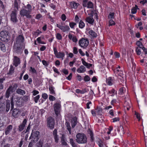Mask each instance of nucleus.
<instances>
[{
	"instance_id": "f257e3e1",
	"label": "nucleus",
	"mask_w": 147,
	"mask_h": 147,
	"mask_svg": "<svg viewBox=\"0 0 147 147\" xmlns=\"http://www.w3.org/2000/svg\"><path fill=\"white\" fill-rule=\"evenodd\" d=\"M11 110L12 111V115L13 117L15 118H17L20 115L21 111L19 109L16 108L13 109L14 105L13 103V99L12 97L11 99Z\"/></svg>"
},
{
	"instance_id": "f03ea898",
	"label": "nucleus",
	"mask_w": 147,
	"mask_h": 147,
	"mask_svg": "<svg viewBox=\"0 0 147 147\" xmlns=\"http://www.w3.org/2000/svg\"><path fill=\"white\" fill-rule=\"evenodd\" d=\"M9 33L7 31H2L0 33V39L1 41L7 42L9 38Z\"/></svg>"
},
{
	"instance_id": "7ed1b4c3",
	"label": "nucleus",
	"mask_w": 147,
	"mask_h": 147,
	"mask_svg": "<svg viewBox=\"0 0 147 147\" xmlns=\"http://www.w3.org/2000/svg\"><path fill=\"white\" fill-rule=\"evenodd\" d=\"M39 131H37L32 130L30 138L31 139V141L35 142L37 141L38 139V136L39 134Z\"/></svg>"
},
{
	"instance_id": "20e7f679",
	"label": "nucleus",
	"mask_w": 147,
	"mask_h": 147,
	"mask_svg": "<svg viewBox=\"0 0 147 147\" xmlns=\"http://www.w3.org/2000/svg\"><path fill=\"white\" fill-rule=\"evenodd\" d=\"M55 124L54 119L50 117L48 118L47 119V126L50 129H52L54 128Z\"/></svg>"
},
{
	"instance_id": "39448f33",
	"label": "nucleus",
	"mask_w": 147,
	"mask_h": 147,
	"mask_svg": "<svg viewBox=\"0 0 147 147\" xmlns=\"http://www.w3.org/2000/svg\"><path fill=\"white\" fill-rule=\"evenodd\" d=\"M31 11L26 9H22L20 12V14L21 16H25L28 18H30L32 16L30 15Z\"/></svg>"
},
{
	"instance_id": "423d86ee",
	"label": "nucleus",
	"mask_w": 147,
	"mask_h": 147,
	"mask_svg": "<svg viewBox=\"0 0 147 147\" xmlns=\"http://www.w3.org/2000/svg\"><path fill=\"white\" fill-rule=\"evenodd\" d=\"M17 10L15 9L14 11H12L10 15L11 20L13 23H16L18 21L17 18Z\"/></svg>"
},
{
	"instance_id": "0eeeda50",
	"label": "nucleus",
	"mask_w": 147,
	"mask_h": 147,
	"mask_svg": "<svg viewBox=\"0 0 147 147\" xmlns=\"http://www.w3.org/2000/svg\"><path fill=\"white\" fill-rule=\"evenodd\" d=\"M85 33L93 38H96L97 36L96 33L93 30H91L90 28H86Z\"/></svg>"
},
{
	"instance_id": "6e6552de",
	"label": "nucleus",
	"mask_w": 147,
	"mask_h": 147,
	"mask_svg": "<svg viewBox=\"0 0 147 147\" xmlns=\"http://www.w3.org/2000/svg\"><path fill=\"white\" fill-rule=\"evenodd\" d=\"M61 105L60 103H56L54 105V110L55 114L57 115H58L59 114Z\"/></svg>"
},
{
	"instance_id": "1a4fd4ad",
	"label": "nucleus",
	"mask_w": 147,
	"mask_h": 147,
	"mask_svg": "<svg viewBox=\"0 0 147 147\" xmlns=\"http://www.w3.org/2000/svg\"><path fill=\"white\" fill-rule=\"evenodd\" d=\"M56 25L63 32H67L70 29L69 27L67 25L63 26L59 24H57Z\"/></svg>"
},
{
	"instance_id": "9d476101",
	"label": "nucleus",
	"mask_w": 147,
	"mask_h": 147,
	"mask_svg": "<svg viewBox=\"0 0 147 147\" xmlns=\"http://www.w3.org/2000/svg\"><path fill=\"white\" fill-rule=\"evenodd\" d=\"M76 141L79 143H83V134L80 133H78L76 136Z\"/></svg>"
},
{
	"instance_id": "9b49d317",
	"label": "nucleus",
	"mask_w": 147,
	"mask_h": 147,
	"mask_svg": "<svg viewBox=\"0 0 147 147\" xmlns=\"http://www.w3.org/2000/svg\"><path fill=\"white\" fill-rule=\"evenodd\" d=\"M24 39V37L23 35H20L17 38L16 43L17 44H20V43H23Z\"/></svg>"
},
{
	"instance_id": "f8f14e48",
	"label": "nucleus",
	"mask_w": 147,
	"mask_h": 147,
	"mask_svg": "<svg viewBox=\"0 0 147 147\" xmlns=\"http://www.w3.org/2000/svg\"><path fill=\"white\" fill-rule=\"evenodd\" d=\"M26 123V119H24L22 123L19 126L18 130L19 131H21L24 129Z\"/></svg>"
},
{
	"instance_id": "ddd939ff",
	"label": "nucleus",
	"mask_w": 147,
	"mask_h": 147,
	"mask_svg": "<svg viewBox=\"0 0 147 147\" xmlns=\"http://www.w3.org/2000/svg\"><path fill=\"white\" fill-rule=\"evenodd\" d=\"M20 63L19 58L16 56H14L13 61V65L16 67H17L20 64Z\"/></svg>"
},
{
	"instance_id": "4468645a",
	"label": "nucleus",
	"mask_w": 147,
	"mask_h": 147,
	"mask_svg": "<svg viewBox=\"0 0 147 147\" xmlns=\"http://www.w3.org/2000/svg\"><path fill=\"white\" fill-rule=\"evenodd\" d=\"M13 129V126L9 125H8L5 129V134L6 135L9 134Z\"/></svg>"
},
{
	"instance_id": "2eb2a0df",
	"label": "nucleus",
	"mask_w": 147,
	"mask_h": 147,
	"mask_svg": "<svg viewBox=\"0 0 147 147\" xmlns=\"http://www.w3.org/2000/svg\"><path fill=\"white\" fill-rule=\"evenodd\" d=\"M114 82V80L113 77H109L107 79V84L109 86L112 85Z\"/></svg>"
},
{
	"instance_id": "dca6fc26",
	"label": "nucleus",
	"mask_w": 147,
	"mask_h": 147,
	"mask_svg": "<svg viewBox=\"0 0 147 147\" xmlns=\"http://www.w3.org/2000/svg\"><path fill=\"white\" fill-rule=\"evenodd\" d=\"M86 2L85 1L83 0V6H87L88 8H93V4L91 1H89L87 2V5L86 4Z\"/></svg>"
},
{
	"instance_id": "f3484780",
	"label": "nucleus",
	"mask_w": 147,
	"mask_h": 147,
	"mask_svg": "<svg viewBox=\"0 0 147 147\" xmlns=\"http://www.w3.org/2000/svg\"><path fill=\"white\" fill-rule=\"evenodd\" d=\"M57 133V130L56 129H55L53 131V135L54 138L55 142L56 143L58 142L59 140Z\"/></svg>"
},
{
	"instance_id": "a211bd4d",
	"label": "nucleus",
	"mask_w": 147,
	"mask_h": 147,
	"mask_svg": "<svg viewBox=\"0 0 147 147\" xmlns=\"http://www.w3.org/2000/svg\"><path fill=\"white\" fill-rule=\"evenodd\" d=\"M69 5L71 8L76 9L79 4L74 1H72L69 2Z\"/></svg>"
},
{
	"instance_id": "6ab92c4d",
	"label": "nucleus",
	"mask_w": 147,
	"mask_h": 147,
	"mask_svg": "<svg viewBox=\"0 0 147 147\" xmlns=\"http://www.w3.org/2000/svg\"><path fill=\"white\" fill-rule=\"evenodd\" d=\"M116 75L117 76H120V77H123V76L124 75L122 71L119 70V69H116L114 71Z\"/></svg>"
},
{
	"instance_id": "aec40b11",
	"label": "nucleus",
	"mask_w": 147,
	"mask_h": 147,
	"mask_svg": "<svg viewBox=\"0 0 147 147\" xmlns=\"http://www.w3.org/2000/svg\"><path fill=\"white\" fill-rule=\"evenodd\" d=\"M18 87V84H15L13 86H9L8 88L11 91V92H14Z\"/></svg>"
},
{
	"instance_id": "412c9836",
	"label": "nucleus",
	"mask_w": 147,
	"mask_h": 147,
	"mask_svg": "<svg viewBox=\"0 0 147 147\" xmlns=\"http://www.w3.org/2000/svg\"><path fill=\"white\" fill-rule=\"evenodd\" d=\"M65 56V54L63 52H59L56 56V57L58 58H61L62 60H63Z\"/></svg>"
},
{
	"instance_id": "4be33fe9",
	"label": "nucleus",
	"mask_w": 147,
	"mask_h": 147,
	"mask_svg": "<svg viewBox=\"0 0 147 147\" xmlns=\"http://www.w3.org/2000/svg\"><path fill=\"white\" fill-rule=\"evenodd\" d=\"M97 144L99 147H108V146L104 144L103 140H99L98 141Z\"/></svg>"
},
{
	"instance_id": "5701e85b",
	"label": "nucleus",
	"mask_w": 147,
	"mask_h": 147,
	"mask_svg": "<svg viewBox=\"0 0 147 147\" xmlns=\"http://www.w3.org/2000/svg\"><path fill=\"white\" fill-rule=\"evenodd\" d=\"M86 21L91 24L93 25L94 22V19L92 17H88L86 18Z\"/></svg>"
},
{
	"instance_id": "b1692460",
	"label": "nucleus",
	"mask_w": 147,
	"mask_h": 147,
	"mask_svg": "<svg viewBox=\"0 0 147 147\" xmlns=\"http://www.w3.org/2000/svg\"><path fill=\"white\" fill-rule=\"evenodd\" d=\"M21 3L20 0H15L14 4L13 6L14 8H16L17 10L18 9V4Z\"/></svg>"
},
{
	"instance_id": "393cba45",
	"label": "nucleus",
	"mask_w": 147,
	"mask_h": 147,
	"mask_svg": "<svg viewBox=\"0 0 147 147\" xmlns=\"http://www.w3.org/2000/svg\"><path fill=\"white\" fill-rule=\"evenodd\" d=\"M77 118L75 117L73 118V120H72L71 122L72 127L73 128H74L75 127V126L77 124Z\"/></svg>"
},
{
	"instance_id": "a878e982",
	"label": "nucleus",
	"mask_w": 147,
	"mask_h": 147,
	"mask_svg": "<svg viewBox=\"0 0 147 147\" xmlns=\"http://www.w3.org/2000/svg\"><path fill=\"white\" fill-rule=\"evenodd\" d=\"M0 48L1 50L3 52L6 51V50L5 45L1 42H0Z\"/></svg>"
},
{
	"instance_id": "bb28decb",
	"label": "nucleus",
	"mask_w": 147,
	"mask_h": 147,
	"mask_svg": "<svg viewBox=\"0 0 147 147\" xmlns=\"http://www.w3.org/2000/svg\"><path fill=\"white\" fill-rule=\"evenodd\" d=\"M89 42L87 38H83V48L86 47L88 45Z\"/></svg>"
},
{
	"instance_id": "cd10ccee",
	"label": "nucleus",
	"mask_w": 147,
	"mask_h": 147,
	"mask_svg": "<svg viewBox=\"0 0 147 147\" xmlns=\"http://www.w3.org/2000/svg\"><path fill=\"white\" fill-rule=\"evenodd\" d=\"M16 92L17 94L22 95H24L25 94V92L24 90L19 88L18 89L16 90Z\"/></svg>"
},
{
	"instance_id": "c85d7f7f",
	"label": "nucleus",
	"mask_w": 147,
	"mask_h": 147,
	"mask_svg": "<svg viewBox=\"0 0 147 147\" xmlns=\"http://www.w3.org/2000/svg\"><path fill=\"white\" fill-rule=\"evenodd\" d=\"M65 125L67 127V129L69 132V134H71V128L69 122H66Z\"/></svg>"
},
{
	"instance_id": "c756f323",
	"label": "nucleus",
	"mask_w": 147,
	"mask_h": 147,
	"mask_svg": "<svg viewBox=\"0 0 147 147\" xmlns=\"http://www.w3.org/2000/svg\"><path fill=\"white\" fill-rule=\"evenodd\" d=\"M126 89L124 87H122L119 89V93L121 95H123L125 92Z\"/></svg>"
},
{
	"instance_id": "7c9ffc66",
	"label": "nucleus",
	"mask_w": 147,
	"mask_h": 147,
	"mask_svg": "<svg viewBox=\"0 0 147 147\" xmlns=\"http://www.w3.org/2000/svg\"><path fill=\"white\" fill-rule=\"evenodd\" d=\"M138 9V6L136 5L135 7L132 8L131 9V13L133 14L136 13L137 11V9Z\"/></svg>"
},
{
	"instance_id": "2f4dec72",
	"label": "nucleus",
	"mask_w": 147,
	"mask_h": 147,
	"mask_svg": "<svg viewBox=\"0 0 147 147\" xmlns=\"http://www.w3.org/2000/svg\"><path fill=\"white\" fill-rule=\"evenodd\" d=\"M69 142L73 147H77V146L75 142L72 138H70Z\"/></svg>"
},
{
	"instance_id": "473e14b6",
	"label": "nucleus",
	"mask_w": 147,
	"mask_h": 147,
	"mask_svg": "<svg viewBox=\"0 0 147 147\" xmlns=\"http://www.w3.org/2000/svg\"><path fill=\"white\" fill-rule=\"evenodd\" d=\"M54 88L52 85L50 86L49 87V89L50 94H55V92L54 90Z\"/></svg>"
},
{
	"instance_id": "72a5a7b5",
	"label": "nucleus",
	"mask_w": 147,
	"mask_h": 147,
	"mask_svg": "<svg viewBox=\"0 0 147 147\" xmlns=\"http://www.w3.org/2000/svg\"><path fill=\"white\" fill-rule=\"evenodd\" d=\"M14 68L12 65H10V67L9 71L8 73V74L11 75L14 73Z\"/></svg>"
},
{
	"instance_id": "f704fd0d",
	"label": "nucleus",
	"mask_w": 147,
	"mask_h": 147,
	"mask_svg": "<svg viewBox=\"0 0 147 147\" xmlns=\"http://www.w3.org/2000/svg\"><path fill=\"white\" fill-rule=\"evenodd\" d=\"M29 71L30 72H31L32 74H36L37 73V71L35 69L32 67H30Z\"/></svg>"
},
{
	"instance_id": "c9c22d12",
	"label": "nucleus",
	"mask_w": 147,
	"mask_h": 147,
	"mask_svg": "<svg viewBox=\"0 0 147 147\" xmlns=\"http://www.w3.org/2000/svg\"><path fill=\"white\" fill-rule=\"evenodd\" d=\"M88 133L90 134V136L91 138V141H93L94 140V138L93 137V134L92 132L90 130V129H89L88 131Z\"/></svg>"
},
{
	"instance_id": "e433bc0d",
	"label": "nucleus",
	"mask_w": 147,
	"mask_h": 147,
	"mask_svg": "<svg viewBox=\"0 0 147 147\" xmlns=\"http://www.w3.org/2000/svg\"><path fill=\"white\" fill-rule=\"evenodd\" d=\"M36 40L39 44H45L46 43L45 42L41 41V37H39L38 38L36 39Z\"/></svg>"
},
{
	"instance_id": "4c0bfd02",
	"label": "nucleus",
	"mask_w": 147,
	"mask_h": 147,
	"mask_svg": "<svg viewBox=\"0 0 147 147\" xmlns=\"http://www.w3.org/2000/svg\"><path fill=\"white\" fill-rule=\"evenodd\" d=\"M83 65L86 66L87 68H90L91 67L92 65L91 64L87 63L83 60Z\"/></svg>"
},
{
	"instance_id": "58836bf2",
	"label": "nucleus",
	"mask_w": 147,
	"mask_h": 147,
	"mask_svg": "<svg viewBox=\"0 0 147 147\" xmlns=\"http://www.w3.org/2000/svg\"><path fill=\"white\" fill-rule=\"evenodd\" d=\"M61 141L62 145L66 146L67 145V142L65 141L64 138L63 136L61 138Z\"/></svg>"
},
{
	"instance_id": "ea45409f",
	"label": "nucleus",
	"mask_w": 147,
	"mask_h": 147,
	"mask_svg": "<svg viewBox=\"0 0 147 147\" xmlns=\"http://www.w3.org/2000/svg\"><path fill=\"white\" fill-rule=\"evenodd\" d=\"M136 52L137 54L138 55H140L141 53V52L140 48L137 47L136 48Z\"/></svg>"
},
{
	"instance_id": "a19ab883",
	"label": "nucleus",
	"mask_w": 147,
	"mask_h": 147,
	"mask_svg": "<svg viewBox=\"0 0 147 147\" xmlns=\"http://www.w3.org/2000/svg\"><path fill=\"white\" fill-rule=\"evenodd\" d=\"M11 91L8 88L7 90L5 95V96L6 98H8L9 97Z\"/></svg>"
},
{
	"instance_id": "79ce46f5",
	"label": "nucleus",
	"mask_w": 147,
	"mask_h": 147,
	"mask_svg": "<svg viewBox=\"0 0 147 147\" xmlns=\"http://www.w3.org/2000/svg\"><path fill=\"white\" fill-rule=\"evenodd\" d=\"M40 98V95H38L33 98V100L36 103H37Z\"/></svg>"
},
{
	"instance_id": "37998d69",
	"label": "nucleus",
	"mask_w": 147,
	"mask_h": 147,
	"mask_svg": "<svg viewBox=\"0 0 147 147\" xmlns=\"http://www.w3.org/2000/svg\"><path fill=\"white\" fill-rule=\"evenodd\" d=\"M84 80L85 82H88L90 80V78L89 76L86 75L84 76Z\"/></svg>"
},
{
	"instance_id": "c03bdc74",
	"label": "nucleus",
	"mask_w": 147,
	"mask_h": 147,
	"mask_svg": "<svg viewBox=\"0 0 147 147\" xmlns=\"http://www.w3.org/2000/svg\"><path fill=\"white\" fill-rule=\"evenodd\" d=\"M109 93L111 94V96H114L115 94V90L114 89H112L109 92Z\"/></svg>"
},
{
	"instance_id": "a18cd8bd",
	"label": "nucleus",
	"mask_w": 147,
	"mask_h": 147,
	"mask_svg": "<svg viewBox=\"0 0 147 147\" xmlns=\"http://www.w3.org/2000/svg\"><path fill=\"white\" fill-rule=\"evenodd\" d=\"M41 33V31L38 29L36 31L34 32L33 35L35 36H38L39 34Z\"/></svg>"
},
{
	"instance_id": "49530a36",
	"label": "nucleus",
	"mask_w": 147,
	"mask_h": 147,
	"mask_svg": "<svg viewBox=\"0 0 147 147\" xmlns=\"http://www.w3.org/2000/svg\"><path fill=\"white\" fill-rule=\"evenodd\" d=\"M136 44L139 47V48H142L143 47L142 43L140 41H137L136 42Z\"/></svg>"
},
{
	"instance_id": "de8ad7c7",
	"label": "nucleus",
	"mask_w": 147,
	"mask_h": 147,
	"mask_svg": "<svg viewBox=\"0 0 147 147\" xmlns=\"http://www.w3.org/2000/svg\"><path fill=\"white\" fill-rule=\"evenodd\" d=\"M137 1L138 2H139L140 4L143 5L147 3V0H142L141 1H140V0H137Z\"/></svg>"
},
{
	"instance_id": "09e8293b",
	"label": "nucleus",
	"mask_w": 147,
	"mask_h": 147,
	"mask_svg": "<svg viewBox=\"0 0 147 147\" xmlns=\"http://www.w3.org/2000/svg\"><path fill=\"white\" fill-rule=\"evenodd\" d=\"M56 38L58 40H61L62 38L61 35L60 34L58 33L56 34Z\"/></svg>"
},
{
	"instance_id": "8fccbe9b",
	"label": "nucleus",
	"mask_w": 147,
	"mask_h": 147,
	"mask_svg": "<svg viewBox=\"0 0 147 147\" xmlns=\"http://www.w3.org/2000/svg\"><path fill=\"white\" fill-rule=\"evenodd\" d=\"M135 115L136 116L137 119H138V121H140L141 119V117L140 114L136 111H135Z\"/></svg>"
},
{
	"instance_id": "3c124183",
	"label": "nucleus",
	"mask_w": 147,
	"mask_h": 147,
	"mask_svg": "<svg viewBox=\"0 0 147 147\" xmlns=\"http://www.w3.org/2000/svg\"><path fill=\"white\" fill-rule=\"evenodd\" d=\"M114 13L113 12H110L109 13V15L108 16V17L109 19H112L114 17Z\"/></svg>"
},
{
	"instance_id": "603ef678",
	"label": "nucleus",
	"mask_w": 147,
	"mask_h": 147,
	"mask_svg": "<svg viewBox=\"0 0 147 147\" xmlns=\"http://www.w3.org/2000/svg\"><path fill=\"white\" fill-rule=\"evenodd\" d=\"M117 102V101L116 99H113L111 101V104L113 106H114L115 104Z\"/></svg>"
},
{
	"instance_id": "864d4df0",
	"label": "nucleus",
	"mask_w": 147,
	"mask_h": 147,
	"mask_svg": "<svg viewBox=\"0 0 147 147\" xmlns=\"http://www.w3.org/2000/svg\"><path fill=\"white\" fill-rule=\"evenodd\" d=\"M10 108V104L9 102H7L6 105V111L7 112H8Z\"/></svg>"
},
{
	"instance_id": "5fc2aeb1",
	"label": "nucleus",
	"mask_w": 147,
	"mask_h": 147,
	"mask_svg": "<svg viewBox=\"0 0 147 147\" xmlns=\"http://www.w3.org/2000/svg\"><path fill=\"white\" fill-rule=\"evenodd\" d=\"M22 99L23 101L25 102H27L29 99V96H24Z\"/></svg>"
},
{
	"instance_id": "6e6d98bb",
	"label": "nucleus",
	"mask_w": 147,
	"mask_h": 147,
	"mask_svg": "<svg viewBox=\"0 0 147 147\" xmlns=\"http://www.w3.org/2000/svg\"><path fill=\"white\" fill-rule=\"evenodd\" d=\"M42 63L43 64L46 66H48L49 65V63L45 60H42Z\"/></svg>"
},
{
	"instance_id": "4d7b16f0",
	"label": "nucleus",
	"mask_w": 147,
	"mask_h": 147,
	"mask_svg": "<svg viewBox=\"0 0 147 147\" xmlns=\"http://www.w3.org/2000/svg\"><path fill=\"white\" fill-rule=\"evenodd\" d=\"M76 25V24L74 22H70L69 23L70 27L71 28H73Z\"/></svg>"
},
{
	"instance_id": "13d9d810",
	"label": "nucleus",
	"mask_w": 147,
	"mask_h": 147,
	"mask_svg": "<svg viewBox=\"0 0 147 147\" xmlns=\"http://www.w3.org/2000/svg\"><path fill=\"white\" fill-rule=\"evenodd\" d=\"M77 71L79 73H82L83 71V66L82 65H81L80 68L78 69Z\"/></svg>"
},
{
	"instance_id": "bf43d9fd",
	"label": "nucleus",
	"mask_w": 147,
	"mask_h": 147,
	"mask_svg": "<svg viewBox=\"0 0 147 147\" xmlns=\"http://www.w3.org/2000/svg\"><path fill=\"white\" fill-rule=\"evenodd\" d=\"M115 22L112 19H111L109 21V25L110 26H112L115 25Z\"/></svg>"
},
{
	"instance_id": "052dcab7",
	"label": "nucleus",
	"mask_w": 147,
	"mask_h": 147,
	"mask_svg": "<svg viewBox=\"0 0 147 147\" xmlns=\"http://www.w3.org/2000/svg\"><path fill=\"white\" fill-rule=\"evenodd\" d=\"M53 49L54 52V54L56 56L58 53L57 49V48L56 47H53Z\"/></svg>"
},
{
	"instance_id": "680f3d73",
	"label": "nucleus",
	"mask_w": 147,
	"mask_h": 147,
	"mask_svg": "<svg viewBox=\"0 0 147 147\" xmlns=\"http://www.w3.org/2000/svg\"><path fill=\"white\" fill-rule=\"evenodd\" d=\"M53 49L54 52V54L56 56L58 53L57 49V48L56 47H53Z\"/></svg>"
},
{
	"instance_id": "e2e57ef3",
	"label": "nucleus",
	"mask_w": 147,
	"mask_h": 147,
	"mask_svg": "<svg viewBox=\"0 0 147 147\" xmlns=\"http://www.w3.org/2000/svg\"><path fill=\"white\" fill-rule=\"evenodd\" d=\"M32 93H33V95L34 96L38 94L39 93V92L37 90H34L32 91Z\"/></svg>"
},
{
	"instance_id": "0e129e2a",
	"label": "nucleus",
	"mask_w": 147,
	"mask_h": 147,
	"mask_svg": "<svg viewBox=\"0 0 147 147\" xmlns=\"http://www.w3.org/2000/svg\"><path fill=\"white\" fill-rule=\"evenodd\" d=\"M42 97L45 100L48 97L47 94L45 93H43L42 94Z\"/></svg>"
},
{
	"instance_id": "69168bd1",
	"label": "nucleus",
	"mask_w": 147,
	"mask_h": 147,
	"mask_svg": "<svg viewBox=\"0 0 147 147\" xmlns=\"http://www.w3.org/2000/svg\"><path fill=\"white\" fill-rule=\"evenodd\" d=\"M73 52L75 54H76L78 53V49L76 47H73Z\"/></svg>"
},
{
	"instance_id": "338daca9",
	"label": "nucleus",
	"mask_w": 147,
	"mask_h": 147,
	"mask_svg": "<svg viewBox=\"0 0 147 147\" xmlns=\"http://www.w3.org/2000/svg\"><path fill=\"white\" fill-rule=\"evenodd\" d=\"M125 104H126V107L127 110H129L131 107V104L127 102L125 103Z\"/></svg>"
},
{
	"instance_id": "774afa93",
	"label": "nucleus",
	"mask_w": 147,
	"mask_h": 147,
	"mask_svg": "<svg viewBox=\"0 0 147 147\" xmlns=\"http://www.w3.org/2000/svg\"><path fill=\"white\" fill-rule=\"evenodd\" d=\"M114 54L116 58H119L120 57V54L118 52H115L114 53Z\"/></svg>"
}]
</instances>
